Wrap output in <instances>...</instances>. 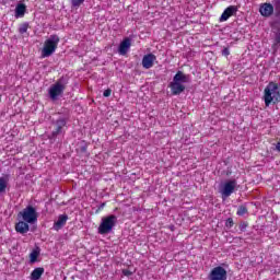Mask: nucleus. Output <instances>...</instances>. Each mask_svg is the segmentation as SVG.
Segmentation results:
<instances>
[{
  "label": "nucleus",
  "instance_id": "1",
  "mask_svg": "<svg viewBox=\"0 0 280 280\" xmlns=\"http://www.w3.org/2000/svg\"><path fill=\"white\" fill-rule=\"evenodd\" d=\"M191 79L189 74H185L183 71H177L173 81L170 83V89L173 95H180L185 91V84H188Z\"/></svg>",
  "mask_w": 280,
  "mask_h": 280
},
{
  "label": "nucleus",
  "instance_id": "2",
  "mask_svg": "<svg viewBox=\"0 0 280 280\" xmlns=\"http://www.w3.org/2000/svg\"><path fill=\"white\" fill-rule=\"evenodd\" d=\"M265 106H270L271 104H279L280 102V90L279 85L275 82H270L264 91Z\"/></svg>",
  "mask_w": 280,
  "mask_h": 280
},
{
  "label": "nucleus",
  "instance_id": "3",
  "mask_svg": "<svg viewBox=\"0 0 280 280\" xmlns=\"http://www.w3.org/2000/svg\"><path fill=\"white\" fill-rule=\"evenodd\" d=\"M67 84H69V79L61 77L49 88L48 95L52 102H56L65 93Z\"/></svg>",
  "mask_w": 280,
  "mask_h": 280
},
{
  "label": "nucleus",
  "instance_id": "4",
  "mask_svg": "<svg viewBox=\"0 0 280 280\" xmlns=\"http://www.w3.org/2000/svg\"><path fill=\"white\" fill-rule=\"evenodd\" d=\"M58 43H60V37L58 35H50L44 43L42 58H49V56H54L56 49H58Z\"/></svg>",
  "mask_w": 280,
  "mask_h": 280
},
{
  "label": "nucleus",
  "instance_id": "5",
  "mask_svg": "<svg viewBox=\"0 0 280 280\" xmlns=\"http://www.w3.org/2000/svg\"><path fill=\"white\" fill-rule=\"evenodd\" d=\"M116 225L117 215L110 214L107 217H103L98 226L100 235H108V233H112L113 229H115Z\"/></svg>",
  "mask_w": 280,
  "mask_h": 280
},
{
  "label": "nucleus",
  "instance_id": "6",
  "mask_svg": "<svg viewBox=\"0 0 280 280\" xmlns=\"http://www.w3.org/2000/svg\"><path fill=\"white\" fill-rule=\"evenodd\" d=\"M19 217L27 224H36V222H38V212H36V208H34V206H27L24 208L19 212Z\"/></svg>",
  "mask_w": 280,
  "mask_h": 280
},
{
  "label": "nucleus",
  "instance_id": "7",
  "mask_svg": "<svg viewBox=\"0 0 280 280\" xmlns=\"http://www.w3.org/2000/svg\"><path fill=\"white\" fill-rule=\"evenodd\" d=\"M235 187H237V180L230 179L223 184L220 185L219 192L221 194V197L223 200H226L234 191Z\"/></svg>",
  "mask_w": 280,
  "mask_h": 280
},
{
  "label": "nucleus",
  "instance_id": "8",
  "mask_svg": "<svg viewBox=\"0 0 280 280\" xmlns=\"http://www.w3.org/2000/svg\"><path fill=\"white\" fill-rule=\"evenodd\" d=\"M54 130L49 136V139H56L59 135L65 132V127L67 126V118H59L54 124Z\"/></svg>",
  "mask_w": 280,
  "mask_h": 280
},
{
  "label": "nucleus",
  "instance_id": "9",
  "mask_svg": "<svg viewBox=\"0 0 280 280\" xmlns=\"http://www.w3.org/2000/svg\"><path fill=\"white\" fill-rule=\"evenodd\" d=\"M226 269L223 267H214L209 273V280H226Z\"/></svg>",
  "mask_w": 280,
  "mask_h": 280
},
{
  "label": "nucleus",
  "instance_id": "10",
  "mask_svg": "<svg viewBox=\"0 0 280 280\" xmlns=\"http://www.w3.org/2000/svg\"><path fill=\"white\" fill-rule=\"evenodd\" d=\"M259 13L261 14V16L268 19L272 16V14H275V7L272 5V3L265 2L260 4Z\"/></svg>",
  "mask_w": 280,
  "mask_h": 280
},
{
  "label": "nucleus",
  "instance_id": "11",
  "mask_svg": "<svg viewBox=\"0 0 280 280\" xmlns=\"http://www.w3.org/2000/svg\"><path fill=\"white\" fill-rule=\"evenodd\" d=\"M154 61H156V56L154 54L144 55L142 58V67L144 69H152V67H154Z\"/></svg>",
  "mask_w": 280,
  "mask_h": 280
},
{
  "label": "nucleus",
  "instance_id": "12",
  "mask_svg": "<svg viewBox=\"0 0 280 280\" xmlns=\"http://www.w3.org/2000/svg\"><path fill=\"white\" fill-rule=\"evenodd\" d=\"M131 45L132 43L130 38L126 37L119 45L118 54H120V56H126L128 51H130Z\"/></svg>",
  "mask_w": 280,
  "mask_h": 280
},
{
  "label": "nucleus",
  "instance_id": "13",
  "mask_svg": "<svg viewBox=\"0 0 280 280\" xmlns=\"http://www.w3.org/2000/svg\"><path fill=\"white\" fill-rule=\"evenodd\" d=\"M236 12H237V7L235 5L228 7L221 14V18H220L221 23L224 21H229V19H231V16H233V14H235Z\"/></svg>",
  "mask_w": 280,
  "mask_h": 280
},
{
  "label": "nucleus",
  "instance_id": "14",
  "mask_svg": "<svg viewBox=\"0 0 280 280\" xmlns=\"http://www.w3.org/2000/svg\"><path fill=\"white\" fill-rule=\"evenodd\" d=\"M67 220H69V215L60 214L58 217V220L55 221L52 229L55 231H60V229H62L65 226V224H67Z\"/></svg>",
  "mask_w": 280,
  "mask_h": 280
},
{
  "label": "nucleus",
  "instance_id": "15",
  "mask_svg": "<svg viewBox=\"0 0 280 280\" xmlns=\"http://www.w3.org/2000/svg\"><path fill=\"white\" fill-rule=\"evenodd\" d=\"M15 231L16 233H20L21 235H25L30 231V224L25 221H19L15 224Z\"/></svg>",
  "mask_w": 280,
  "mask_h": 280
},
{
  "label": "nucleus",
  "instance_id": "16",
  "mask_svg": "<svg viewBox=\"0 0 280 280\" xmlns=\"http://www.w3.org/2000/svg\"><path fill=\"white\" fill-rule=\"evenodd\" d=\"M25 12H27V5L24 3H18L15 7V18L21 19L25 16Z\"/></svg>",
  "mask_w": 280,
  "mask_h": 280
},
{
  "label": "nucleus",
  "instance_id": "17",
  "mask_svg": "<svg viewBox=\"0 0 280 280\" xmlns=\"http://www.w3.org/2000/svg\"><path fill=\"white\" fill-rule=\"evenodd\" d=\"M8 183H10V175L0 177V194H5V189H8Z\"/></svg>",
  "mask_w": 280,
  "mask_h": 280
},
{
  "label": "nucleus",
  "instance_id": "18",
  "mask_svg": "<svg viewBox=\"0 0 280 280\" xmlns=\"http://www.w3.org/2000/svg\"><path fill=\"white\" fill-rule=\"evenodd\" d=\"M44 272H45V269L43 267L35 268L31 273V279L38 280L40 279V277H43Z\"/></svg>",
  "mask_w": 280,
  "mask_h": 280
},
{
  "label": "nucleus",
  "instance_id": "19",
  "mask_svg": "<svg viewBox=\"0 0 280 280\" xmlns=\"http://www.w3.org/2000/svg\"><path fill=\"white\" fill-rule=\"evenodd\" d=\"M276 16H280V0L271 1Z\"/></svg>",
  "mask_w": 280,
  "mask_h": 280
},
{
  "label": "nucleus",
  "instance_id": "20",
  "mask_svg": "<svg viewBox=\"0 0 280 280\" xmlns=\"http://www.w3.org/2000/svg\"><path fill=\"white\" fill-rule=\"evenodd\" d=\"M246 213H248V208H246V206H240L236 214L237 215H246Z\"/></svg>",
  "mask_w": 280,
  "mask_h": 280
},
{
  "label": "nucleus",
  "instance_id": "21",
  "mask_svg": "<svg viewBox=\"0 0 280 280\" xmlns=\"http://www.w3.org/2000/svg\"><path fill=\"white\" fill-rule=\"evenodd\" d=\"M27 30H30V24L23 23V24H21L19 32H20V34H25L27 32Z\"/></svg>",
  "mask_w": 280,
  "mask_h": 280
},
{
  "label": "nucleus",
  "instance_id": "22",
  "mask_svg": "<svg viewBox=\"0 0 280 280\" xmlns=\"http://www.w3.org/2000/svg\"><path fill=\"white\" fill-rule=\"evenodd\" d=\"M30 259H31V264H35L36 259H38V252L33 250V252L30 254Z\"/></svg>",
  "mask_w": 280,
  "mask_h": 280
},
{
  "label": "nucleus",
  "instance_id": "23",
  "mask_svg": "<svg viewBox=\"0 0 280 280\" xmlns=\"http://www.w3.org/2000/svg\"><path fill=\"white\" fill-rule=\"evenodd\" d=\"M85 0H71L72 8H80Z\"/></svg>",
  "mask_w": 280,
  "mask_h": 280
},
{
  "label": "nucleus",
  "instance_id": "24",
  "mask_svg": "<svg viewBox=\"0 0 280 280\" xmlns=\"http://www.w3.org/2000/svg\"><path fill=\"white\" fill-rule=\"evenodd\" d=\"M235 222L233 221V218H229L226 221H225V228L226 229H233Z\"/></svg>",
  "mask_w": 280,
  "mask_h": 280
},
{
  "label": "nucleus",
  "instance_id": "25",
  "mask_svg": "<svg viewBox=\"0 0 280 280\" xmlns=\"http://www.w3.org/2000/svg\"><path fill=\"white\" fill-rule=\"evenodd\" d=\"M279 44H280V30L276 33L273 47H277Z\"/></svg>",
  "mask_w": 280,
  "mask_h": 280
},
{
  "label": "nucleus",
  "instance_id": "26",
  "mask_svg": "<svg viewBox=\"0 0 280 280\" xmlns=\"http://www.w3.org/2000/svg\"><path fill=\"white\" fill-rule=\"evenodd\" d=\"M248 228V223L247 222H241L238 225L240 231H246V229Z\"/></svg>",
  "mask_w": 280,
  "mask_h": 280
},
{
  "label": "nucleus",
  "instance_id": "27",
  "mask_svg": "<svg viewBox=\"0 0 280 280\" xmlns=\"http://www.w3.org/2000/svg\"><path fill=\"white\" fill-rule=\"evenodd\" d=\"M124 277H132V271L130 269H122Z\"/></svg>",
  "mask_w": 280,
  "mask_h": 280
},
{
  "label": "nucleus",
  "instance_id": "28",
  "mask_svg": "<svg viewBox=\"0 0 280 280\" xmlns=\"http://www.w3.org/2000/svg\"><path fill=\"white\" fill-rule=\"evenodd\" d=\"M110 93H113V90L107 89L104 91L103 95H104V97H110Z\"/></svg>",
  "mask_w": 280,
  "mask_h": 280
},
{
  "label": "nucleus",
  "instance_id": "29",
  "mask_svg": "<svg viewBox=\"0 0 280 280\" xmlns=\"http://www.w3.org/2000/svg\"><path fill=\"white\" fill-rule=\"evenodd\" d=\"M231 55V51L229 50V48H224L222 50V56H230Z\"/></svg>",
  "mask_w": 280,
  "mask_h": 280
},
{
  "label": "nucleus",
  "instance_id": "30",
  "mask_svg": "<svg viewBox=\"0 0 280 280\" xmlns=\"http://www.w3.org/2000/svg\"><path fill=\"white\" fill-rule=\"evenodd\" d=\"M276 150L278 151V152H280V140L277 142V144H276Z\"/></svg>",
  "mask_w": 280,
  "mask_h": 280
},
{
  "label": "nucleus",
  "instance_id": "31",
  "mask_svg": "<svg viewBox=\"0 0 280 280\" xmlns=\"http://www.w3.org/2000/svg\"><path fill=\"white\" fill-rule=\"evenodd\" d=\"M81 151H82V152H86V145L82 147V148H81Z\"/></svg>",
  "mask_w": 280,
  "mask_h": 280
},
{
  "label": "nucleus",
  "instance_id": "32",
  "mask_svg": "<svg viewBox=\"0 0 280 280\" xmlns=\"http://www.w3.org/2000/svg\"><path fill=\"white\" fill-rule=\"evenodd\" d=\"M104 207H106V203L101 205V209H104Z\"/></svg>",
  "mask_w": 280,
  "mask_h": 280
}]
</instances>
